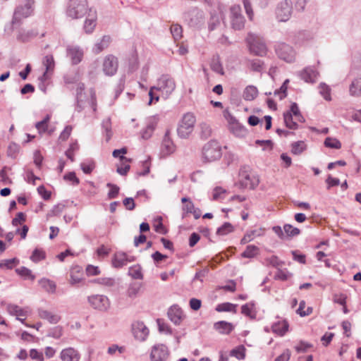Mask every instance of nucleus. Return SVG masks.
<instances>
[{"label": "nucleus", "mask_w": 361, "mask_h": 361, "mask_svg": "<svg viewBox=\"0 0 361 361\" xmlns=\"http://www.w3.org/2000/svg\"><path fill=\"white\" fill-rule=\"evenodd\" d=\"M87 0H70L66 8V15L72 19L82 18L89 11Z\"/></svg>", "instance_id": "obj_1"}, {"label": "nucleus", "mask_w": 361, "mask_h": 361, "mask_svg": "<svg viewBox=\"0 0 361 361\" xmlns=\"http://www.w3.org/2000/svg\"><path fill=\"white\" fill-rule=\"evenodd\" d=\"M202 155L205 162H212L219 159L222 156L221 145L216 140L209 141L203 146Z\"/></svg>", "instance_id": "obj_2"}, {"label": "nucleus", "mask_w": 361, "mask_h": 361, "mask_svg": "<svg viewBox=\"0 0 361 361\" xmlns=\"http://www.w3.org/2000/svg\"><path fill=\"white\" fill-rule=\"evenodd\" d=\"M154 88H156V91L160 92L161 96L163 98L167 99L175 90L176 82L173 78L169 75H163L159 78Z\"/></svg>", "instance_id": "obj_3"}, {"label": "nucleus", "mask_w": 361, "mask_h": 361, "mask_svg": "<svg viewBox=\"0 0 361 361\" xmlns=\"http://www.w3.org/2000/svg\"><path fill=\"white\" fill-rule=\"evenodd\" d=\"M250 51L259 56H264L267 54V47L262 38L255 34H249L247 37Z\"/></svg>", "instance_id": "obj_4"}, {"label": "nucleus", "mask_w": 361, "mask_h": 361, "mask_svg": "<svg viewBox=\"0 0 361 361\" xmlns=\"http://www.w3.org/2000/svg\"><path fill=\"white\" fill-rule=\"evenodd\" d=\"M195 123V117L192 114H185L178 127V135L181 138L188 137L190 134L193 131L194 126Z\"/></svg>", "instance_id": "obj_5"}, {"label": "nucleus", "mask_w": 361, "mask_h": 361, "mask_svg": "<svg viewBox=\"0 0 361 361\" xmlns=\"http://www.w3.org/2000/svg\"><path fill=\"white\" fill-rule=\"evenodd\" d=\"M224 116L228 123L230 131L236 137H243L247 135L246 128L231 115L228 110L224 111Z\"/></svg>", "instance_id": "obj_6"}, {"label": "nucleus", "mask_w": 361, "mask_h": 361, "mask_svg": "<svg viewBox=\"0 0 361 361\" xmlns=\"http://www.w3.org/2000/svg\"><path fill=\"white\" fill-rule=\"evenodd\" d=\"M230 21L231 27L234 30H240L244 27L245 20L239 5H233L231 7Z\"/></svg>", "instance_id": "obj_7"}, {"label": "nucleus", "mask_w": 361, "mask_h": 361, "mask_svg": "<svg viewBox=\"0 0 361 361\" xmlns=\"http://www.w3.org/2000/svg\"><path fill=\"white\" fill-rule=\"evenodd\" d=\"M34 0H25L24 5L18 6L13 13L12 24L14 25L22 18L30 16L33 11Z\"/></svg>", "instance_id": "obj_8"}, {"label": "nucleus", "mask_w": 361, "mask_h": 361, "mask_svg": "<svg viewBox=\"0 0 361 361\" xmlns=\"http://www.w3.org/2000/svg\"><path fill=\"white\" fill-rule=\"evenodd\" d=\"M185 20L190 27L199 28L204 24L203 12L194 8L185 14Z\"/></svg>", "instance_id": "obj_9"}, {"label": "nucleus", "mask_w": 361, "mask_h": 361, "mask_svg": "<svg viewBox=\"0 0 361 361\" xmlns=\"http://www.w3.org/2000/svg\"><path fill=\"white\" fill-rule=\"evenodd\" d=\"M292 13V2L290 0H283L277 5L276 16L281 22L287 21Z\"/></svg>", "instance_id": "obj_10"}, {"label": "nucleus", "mask_w": 361, "mask_h": 361, "mask_svg": "<svg viewBox=\"0 0 361 361\" xmlns=\"http://www.w3.org/2000/svg\"><path fill=\"white\" fill-rule=\"evenodd\" d=\"M118 68V61L116 56L113 54L106 55L103 61L102 71L107 76L114 75Z\"/></svg>", "instance_id": "obj_11"}, {"label": "nucleus", "mask_w": 361, "mask_h": 361, "mask_svg": "<svg viewBox=\"0 0 361 361\" xmlns=\"http://www.w3.org/2000/svg\"><path fill=\"white\" fill-rule=\"evenodd\" d=\"M88 302L91 306L99 311H106L110 307L109 298L104 295H94L88 297Z\"/></svg>", "instance_id": "obj_12"}, {"label": "nucleus", "mask_w": 361, "mask_h": 361, "mask_svg": "<svg viewBox=\"0 0 361 361\" xmlns=\"http://www.w3.org/2000/svg\"><path fill=\"white\" fill-rule=\"evenodd\" d=\"M225 27L223 21V14L220 11L212 12L208 20V29L209 32L222 30Z\"/></svg>", "instance_id": "obj_13"}, {"label": "nucleus", "mask_w": 361, "mask_h": 361, "mask_svg": "<svg viewBox=\"0 0 361 361\" xmlns=\"http://www.w3.org/2000/svg\"><path fill=\"white\" fill-rule=\"evenodd\" d=\"M240 176L239 184L243 188L253 190L257 188L259 183V178L255 175L242 172Z\"/></svg>", "instance_id": "obj_14"}, {"label": "nucleus", "mask_w": 361, "mask_h": 361, "mask_svg": "<svg viewBox=\"0 0 361 361\" xmlns=\"http://www.w3.org/2000/svg\"><path fill=\"white\" fill-rule=\"evenodd\" d=\"M276 51L279 57L287 62L290 63L295 60V51L288 44L285 43L280 44L278 45Z\"/></svg>", "instance_id": "obj_15"}, {"label": "nucleus", "mask_w": 361, "mask_h": 361, "mask_svg": "<svg viewBox=\"0 0 361 361\" xmlns=\"http://www.w3.org/2000/svg\"><path fill=\"white\" fill-rule=\"evenodd\" d=\"M132 331L134 337L140 341H145L149 333V331L146 325L140 321H136L133 323Z\"/></svg>", "instance_id": "obj_16"}, {"label": "nucleus", "mask_w": 361, "mask_h": 361, "mask_svg": "<svg viewBox=\"0 0 361 361\" xmlns=\"http://www.w3.org/2000/svg\"><path fill=\"white\" fill-rule=\"evenodd\" d=\"M169 356V350L163 344L155 345L151 351L150 357L152 361H164Z\"/></svg>", "instance_id": "obj_17"}, {"label": "nucleus", "mask_w": 361, "mask_h": 361, "mask_svg": "<svg viewBox=\"0 0 361 361\" xmlns=\"http://www.w3.org/2000/svg\"><path fill=\"white\" fill-rule=\"evenodd\" d=\"M135 259V258L133 256H129L126 252H117L112 259V264L115 268H121L128 262H134Z\"/></svg>", "instance_id": "obj_18"}, {"label": "nucleus", "mask_w": 361, "mask_h": 361, "mask_svg": "<svg viewBox=\"0 0 361 361\" xmlns=\"http://www.w3.org/2000/svg\"><path fill=\"white\" fill-rule=\"evenodd\" d=\"M97 11L92 8H90L83 25L85 33L90 34L94 31L97 25Z\"/></svg>", "instance_id": "obj_19"}, {"label": "nucleus", "mask_w": 361, "mask_h": 361, "mask_svg": "<svg viewBox=\"0 0 361 361\" xmlns=\"http://www.w3.org/2000/svg\"><path fill=\"white\" fill-rule=\"evenodd\" d=\"M176 146L170 137V132L167 130L164 136L161 146V153L162 156L166 157L171 154L175 152Z\"/></svg>", "instance_id": "obj_20"}, {"label": "nucleus", "mask_w": 361, "mask_h": 361, "mask_svg": "<svg viewBox=\"0 0 361 361\" xmlns=\"http://www.w3.org/2000/svg\"><path fill=\"white\" fill-rule=\"evenodd\" d=\"M61 361H79L80 354L78 350L72 347L63 349L60 353Z\"/></svg>", "instance_id": "obj_21"}, {"label": "nucleus", "mask_w": 361, "mask_h": 361, "mask_svg": "<svg viewBox=\"0 0 361 361\" xmlns=\"http://www.w3.org/2000/svg\"><path fill=\"white\" fill-rule=\"evenodd\" d=\"M66 51L67 56L70 58L73 65H76L82 61L83 51L79 47L68 46L66 49Z\"/></svg>", "instance_id": "obj_22"}, {"label": "nucleus", "mask_w": 361, "mask_h": 361, "mask_svg": "<svg viewBox=\"0 0 361 361\" xmlns=\"http://www.w3.org/2000/svg\"><path fill=\"white\" fill-rule=\"evenodd\" d=\"M167 314L169 319L176 325H179L184 317L181 308L178 305L171 306Z\"/></svg>", "instance_id": "obj_23"}, {"label": "nucleus", "mask_w": 361, "mask_h": 361, "mask_svg": "<svg viewBox=\"0 0 361 361\" xmlns=\"http://www.w3.org/2000/svg\"><path fill=\"white\" fill-rule=\"evenodd\" d=\"M319 73L312 67H306L298 73L300 78L306 82H315Z\"/></svg>", "instance_id": "obj_24"}, {"label": "nucleus", "mask_w": 361, "mask_h": 361, "mask_svg": "<svg viewBox=\"0 0 361 361\" xmlns=\"http://www.w3.org/2000/svg\"><path fill=\"white\" fill-rule=\"evenodd\" d=\"M7 310L10 314L16 316V319L22 324H26L25 319L27 316V311L25 309L16 305L10 304L7 306Z\"/></svg>", "instance_id": "obj_25"}, {"label": "nucleus", "mask_w": 361, "mask_h": 361, "mask_svg": "<svg viewBox=\"0 0 361 361\" xmlns=\"http://www.w3.org/2000/svg\"><path fill=\"white\" fill-rule=\"evenodd\" d=\"M43 65L44 66L46 71L41 77L42 80H46L49 78L50 73L53 72L55 67V61L51 54L47 55L43 59Z\"/></svg>", "instance_id": "obj_26"}, {"label": "nucleus", "mask_w": 361, "mask_h": 361, "mask_svg": "<svg viewBox=\"0 0 361 361\" xmlns=\"http://www.w3.org/2000/svg\"><path fill=\"white\" fill-rule=\"evenodd\" d=\"M214 329L221 334H229L234 329V326L232 323L219 321L214 324Z\"/></svg>", "instance_id": "obj_27"}, {"label": "nucleus", "mask_w": 361, "mask_h": 361, "mask_svg": "<svg viewBox=\"0 0 361 361\" xmlns=\"http://www.w3.org/2000/svg\"><path fill=\"white\" fill-rule=\"evenodd\" d=\"M38 314L41 319L47 320L51 324H57L61 320L59 315L46 310L39 309Z\"/></svg>", "instance_id": "obj_28"}, {"label": "nucleus", "mask_w": 361, "mask_h": 361, "mask_svg": "<svg viewBox=\"0 0 361 361\" xmlns=\"http://www.w3.org/2000/svg\"><path fill=\"white\" fill-rule=\"evenodd\" d=\"M349 93L353 97H361V77L355 78L349 86Z\"/></svg>", "instance_id": "obj_29"}, {"label": "nucleus", "mask_w": 361, "mask_h": 361, "mask_svg": "<svg viewBox=\"0 0 361 361\" xmlns=\"http://www.w3.org/2000/svg\"><path fill=\"white\" fill-rule=\"evenodd\" d=\"M39 284L42 289L49 293H55L56 289V285L54 281L43 278L39 281Z\"/></svg>", "instance_id": "obj_30"}, {"label": "nucleus", "mask_w": 361, "mask_h": 361, "mask_svg": "<svg viewBox=\"0 0 361 361\" xmlns=\"http://www.w3.org/2000/svg\"><path fill=\"white\" fill-rule=\"evenodd\" d=\"M272 331L274 333L282 336L288 329V324L286 321H279L272 325Z\"/></svg>", "instance_id": "obj_31"}, {"label": "nucleus", "mask_w": 361, "mask_h": 361, "mask_svg": "<svg viewBox=\"0 0 361 361\" xmlns=\"http://www.w3.org/2000/svg\"><path fill=\"white\" fill-rule=\"evenodd\" d=\"M111 42V37L108 35H104L99 42L94 44L93 51L95 54H99L104 49L107 48Z\"/></svg>", "instance_id": "obj_32"}, {"label": "nucleus", "mask_w": 361, "mask_h": 361, "mask_svg": "<svg viewBox=\"0 0 361 361\" xmlns=\"http://www.w3.org/2000/svg\"><path fill=\"white\" fill-rule=\"evenodd\" d=\"M264 234V230L262 228H259L257 230L251 231L250 232H247L243 238L240 240L241 244H246L251 240H252L255 236H261Z\"/></svg>", "instance_id": "obj_33"}, {"label": "nucleus", "mask_w": 361, "mask_h": 361, "mask_svg": "<svg viewBox=\"0 0 361 361\" xmlns=\"http://www.w3.org/2000/svg\"><path fill=\"white\" fill-rule=\"evenodd\" d=\"M257 88L255 86L249 85L244 90L243 97L247 101H252L257 97Z\"/></svg>", "instance_id": "obj_34"}, {"label": "nucleus", "mask_w": 361, "mask_h": 361, "mask_svg": "<svg viewBox=\"0 0 361 361\" xmlns=\"http://www.w3.org/2000/svg\"><path fill=\"white\" fill-rule=\"evenodd\" d=\"M249 68L255 72H262L264 68V62L260 59L247 60Z\"/></svg>", "instance_id": "obj_35"}, {"label": "nucleus", "mask_w": 361, "mask_h": 361, "mask_svg": "<svg viewBox=\"0 0 361 361\" xmlns=\"http://www.w3.org/2000/svg\"><path fill=\"white\" fill-rule=\"evenodd\" d=\"M181 202L183 204V218H184L187 214H190L192 212L193 209L195 208V205L193 202L188 197H183L181 199Z\"/></svg>", "instance_id": "obj_36"}, {"label": "nucleus", "mask_w": 361, "mask_h": 361, "mask_svg": "<svg viewBox=\"0 0 361 361\" xmlns=\"http://www.w3.org/2000/svg\"><path fill=\"white\" fill-rule=\"evenodd\" d=\"M141 288V285L138 283H133L128 286L126 295L130 298H135L138 295Z\"/></svg>", "instance_id": "obj_37"}, {"label": "nucleus", "mask_w": 361, "mask_h": 361, "mask_svg": "<svg viewBox=\"0 0 361 361\" xmlns=\"http://www.w3.org/2000/svg\"><path fill=\"white\" fill-rule=\"evenodd\" d=\"M283 119L285 125L287 128L292 130H295L298 128L297 123L293 121V114L290 112H285L283 114Z\"/></svg>", "instance_id": "obj_38"}, {"label": "nucleus", "mask_w": 361, "mask_h": 361, "mask_svg": "<svg viewBox=\"0 0 361 361\" xmlns=\"http://www.w3.org/2000/svg\"><path fill=\"white\" fill-rule=\"evenodd\" d=\"M37 35V32L32 30H25L23 29H20L18 31V34L17 38L23 42H26L29 40L30 38Z\"/></svg>", "instance_id": "obj_39"}, {"label": "nucleus", "mask_w": 361, "mask_h": 361, "mask_svg": "<svg viewBox=\"0 0 361 361\" xmlns=\"http://www.w3.org/2000/svg\"><path fill=\"white\" fill-rule=\"evenodd\" d=\"M258 252L259 248L257 246L250 245L247 246L241 256L245 258H252L258 254Z\"/></svg>", "instance_id": "obj_40"}, {"label": "nucleus", "mask_w": 361, "mask_h": 361, "mask_svg": "<svg viewBox=\"0 0 361 361\" xmlns=\"http://www.w3.org/2000/svg\"><path fill=\"white\" fill-rule=\"evenodd\" d=\"M306 149V145L303 141H298L291 145V152L293 154L299 155Z\"/></svg>", "instance_id": "obj_41"}, {"label": "nucleus", "mask_w": 361, "mask_h": 361, "mask_svg": "<svg viewBox=\"0 0 361 361\" xmlns=\"http://www.w3.org/2000/svg\"><path fill=\"white\" fill-rule=\"evenodd\" d=\"M230 355L238 360H243L245 357V348L243 345H239L230 352Z\"/></svg>", "instance_id": "obj_42"}, {"label": "nucleus", "mask_w": 361, "mask_h": 361, "mask_svg": "<svg viewBox=\"0 0 361 361\" xmlns=\"http://www.w3.org/2000/svg\"><path fill=\"white\" fill-rule=\"evenodd\" d=\"M102 126L105 131L106 140L108 142L112 136L111 119L109 118L104 119L102 121Z\"/></svg>", "instance_id": "obj_43"}, {"label": "nucleus", "mask_w": 361, "mask_h": 361, "mask_svg": "<svg viewBox=\"0 0 361 361\" xmlns=\"http://www.w3.org/2000/svg\"><path fill=\"white\" fill-rule=\"evenodd\" d=\"M171 33L175 41H178L181 39L183 36V28L178 24H173L171 26Z\"/></svg>", "instance_id": "obj_44"}, {"label": "nucleus", "mask_w": 361, "mask_h": 361, "mask_svg": "<svg viewBox=\"0 0 361 361\" xmlns=\"http://www.w3.org/2000/svg\"><path fill=\"white\" fill-rule=\"evenodd\" d=\"M319 93L326 101H331V89L325 83H320L319 85Z\"/></svg>", "instance_id": "obj_45"}, {"label": "nucleus", "mask_w": 361, "mask_h": 361, "mask_svg": "<svg viewBox=\"0 0 361 361\" xmlns=\"http://www.w3.org/2000/svg\"><path fill=\"white\" fill-rule=\"evenodd\" d=\"M324 145L326 147L336 149H341V143L338 140L330 137L325 139Z\"/></svg>", "instance_id": "obj_46"}, {"label": "nucleus", "mask_w": 361, "mask_h": 361, "mask_svg": "<svg viewBox=\"0 0 361 361\" xmlns=\"http://www.w3.org/2000/svg\"><path fill=\"white\" fill-rule=\"evenodd\" d=\"M211 68L214 72L223 75L224 74L222 64L221 63L219 58H214L211 62Z\"/></svg>", "instance_id": "obj_47"}, {"label": "nucleus", "mask_w": 361, "mask_h": 361, "mask_svg": "<svg viewBox=\"0 0 361 361\" xmlns=\"http://www.w3.org/2000/svg\"><path fill=\"white\" fill-rule=\"evenodd\" d=\"M283 231H284V233H286V235L288 237L296 236V235H299L300 233V231L299 228L293 227L290 224H285L283 226Z\"/></svg>", "instance_id": "obj_48"}, {"label": "nucleus", "mask_w": 361, "mask_h": 361, "mask_svg": "<svg viewBox=\"0 0 361 361\" xmlns=\"http://www.w3.org/2000/svg\"><path fill=\"white\" fill-rule=\"evenodd\" d=\"M288 112H290L293 116H295V119L299 122H305V118L300 114L298 106L296 103H293L290 106V109Z\"/></svg>", "instance_id": "obj_49"}, {"label": "nucleus", "mask_w": 361, "mask_h": 361, "mask_svg": "<svg viewBox=\"0 0 361 361\" xmlns=\"http://www.w3.org/2000/svg\"><path fill=\"white\" fill-rule=\"evenodd\" d=\"M216 310L221 312H235V305L230 302H224L216 306Z\"/></svg>", "instance_id": "obj_50"}, {"label": "nucleus", "mask_w": 361, "mask_h": 361, "mask_svg": "<svg viewBox=\"0 0 361 361\" xmlns=\"http://www.w3.org/2000/svg\"><path fill=\"white\" fill-rule=\"evenodd\" d=\"M49 120L50 116L49 115H47L42 121L37 122L35 124V127L39 133H44L47 131Z\"/></svg>", "instance_id": "obj_51"}, {"label": "nucleus", "mask_w": 361, "mask_h": 361, "mask_svg": "<svg viewBox=\"0 0 361 361\" xmlns=\"http://www.w3.org/2000/svg\"><path fill=\"white\" fill-rule=\"evenodd\" d=\"M126 153L127 149L126 147H123L121 149L114 150L112 154L115 158L119 157L121 161L130 162L131 159L123 156V154H126Z\"/></svg>", "instance_id": "obj_52"}, {"label": "nucleus", "mask_w": 361, "mask_h": 361, "mask_svg": "<svg viewBox=\"0 0 361 361\" xmlns=\"http://www.w3.org/2000/svg\"><path fill=\"white\" fill-rule=\"evenodd\" d=\"M85 89L84 84H80L77 88V105H76V110L80 112L82 110L83 106H82L81 102H82V92Z\"/></svg>", "instance_id": "obj_53"}, {"label": "nucleus", "mask_w": 361, "mask_h": 361, "mask_svg": "<svg viewBox=\"0 0 361 361\" xmlns=\"http://www.w3.org/2000/svg\"><path fill=\"white\" fill-rule=\"evenodd\" d=\"M212 128L207 123H202L200 124V135L203 139H207L212 135Z\"/></svg>", "instance_id": "obj_54"}, {"label": "nucleus", "mask_w": 361, "mask_h": 361, "mask_svg": "<svg viewBox=\"0 0 361 361\" xmlns=\"http://www.w3.org/2000/svg\"><path fill=\"white\" fill-rule=\"evenodd\" d=\"M233 231V226L230 223L226 222L217 229L216 233L220 235H224Z\"/></svg>", "instance_id": "obj_55"}, {"label": "nucleus", "mask_w": 361, "mask_h": 361, "mask_svg": "<svg viewBox=\"0 0 361 361\" xmlns=\"http://www.w3.org/2000/svg\"><path fill=\"white\" fill-rule=\"evenodd\" d=\"M241 312L250 317H253L255 316L254 313V304L252 303H247L242 306Z\"/></svg>", "instance_id": "obj_56"}, {"label": "nucleus", "mask_w": 361, "mask_h": 361, "mask_svg": "<svg viewBox=\"0 0 361 361\" xmlns=\"http://www.w3.org/2000/svg\"><path fill=\"white\" fill-rule=\"evenodd\" d=\"M159 121V118L158 115L149 116L146 120V127L150 128L154 130Z\"/></svg>", "instance_id": "obj_57"}, {"label": "nucleus", "mask_w": 361, "mask_h": 361, "mask_svg": "<svg viewBox=\"0 0 361 361\" xmlns=\"http://www.w3.org/2000/svg\"><path fill=\"white\" fill-rule=\"evenodd\" d=\"M129 275L135 279H142L143 275L140 267H132L129 269Z\"/></svg>", "instance_id": "obj_58"}, {"label": "nucleus", "mask_w": 361, "mask_h": 361, "mask_svg": "<svg viewBox=\"0 0 361 361\" xmlns=\"http://www.w3.org/2000/svg\"><path fill=\"white\" fill-rule=\"evenodd\" d=\"M45 257V252L42 250H39V249H35L31 257H30V259L32 261L35 262H37L42 259H43Z\"/></svg>", "instance_id": "obj_59"}, {"label": "nucleus", "mask_w": 361, "mask_h": 361, "mask_svg": "<svg viewBox=\"0 0 361 361\" xmlns=\"http://www.w3.org/2000/svg\"><path fill=\"white\" fill-rule=\"evenodd\" d=\"M243 6L246 12V14L247 15L248 18L250 20H253L254 17V13L252 8V5L250 0H243Z\"/></svg>", "instance_id": "obj_60"}, {"label": "nucleus", "mask_w": 361, "mask_h": 361, "mask_svg": "<svg viewBox=\"0 0 361 361\" xmlns=\"http://www.w3.org/2000/svg\"><path fill=\"white\" fill-rule=\"evenodd\" d=\"M62 335H63L62 327L57 326H55L54 328L51 329L49 331L47 336L49 337L54 338H59L61 337Z\"/></svg>", "instance_id": "obj_61"}, {"label": "nucleus", "mask_w": 361, "mask_h": 361, "mask_svg": "<svg viewBox=\"0 0 361 361\" xmlns=\"http://www.w3.org/2000/svg\"><path fill=\"white\" fill-rule=\"evenodd\" d=\"M16 271L21 276L30 278L32 280L35 279V276L32 275L31 271L25 267L17 269Z\"/></svg>", "instance_id": "obj_62"}, {"label": "nucleus", "mask_w": 361, "mask_h": 361, "mask_svg": "<svg viewBox=\"0 0 361 361\" xmlns=\"http://www.w3.org/2000/svg\"><path fill=\"white\" fill-rule=\"evenodd\" d=\"M107 187L110 188V190L108 193V197L109 199L116 198L119 192V188L114 184L107 183Z\"/></svg>", "instance_id": "obj_63"}, {"label": "nucleus", "mask_w": 361, "mask_h": 361, "mask_svg": "<svg viewBox=\"0 0 361 361\" xmlns=\"http://www.w3.org/2000/svg\"><path fill=\"white\" fill-rule=\"evenodd\" d=\"M30 357L32 360H36L37 361H44V355L42 352L38 351L37 349H31L30 350Z\"/></svg>", "instance_id": "obj_64"}]
</instances>
